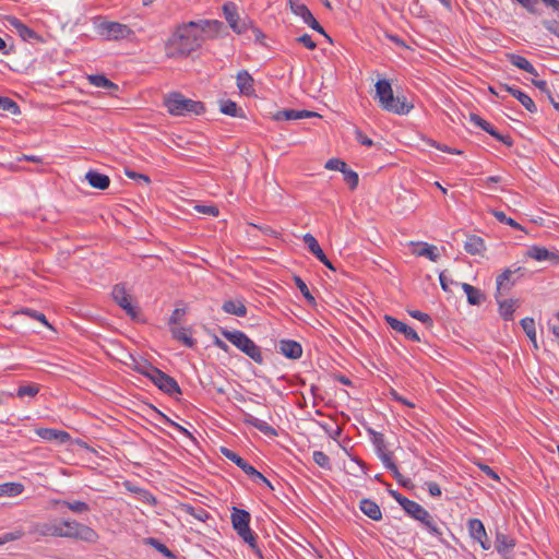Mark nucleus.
Listing matches in <instances>:
<instances>
[{
  "mask_svg": "<svg viewBox=\"0 0 559 559\" xmlns=\"http://www.w3.org/2000/svg\"><path fill=\"white\" fill-rule=\"evenodd\" d=\"M224 25L217 20H200L182 23L176 27L165 43L168 58H185L201 47L206 39L215 38Z\"/></svg>",
  "mask_w": 559,
  "mask_h": 559,
  "instance_id": "nucleus-1",
  "label": "nucleus"
},
{
  "mask_svg": "<svg viewBox=\"0 0 559 559\" xmlns=\"http://www.w3.org/2000/svg\"><path fill=\"white\" fill-rule=\"evenodd\" d=\"M376 97L382 109L395 115H406L413 109V105L404 96H394L388 80H379L376 83Z\"/></svg>",
  "mask_w": 559,
  "mask_h": 559,
  "instance_id": "nucleus-2",
  "label": "nucleus"
},
{
  "mask_svg": "<svg viewBox=\"0 0 559 559\" xmlns=\"http://www.w3.org/2000/svg\"><path fill=\"white\" fill-rule=\"evenodd\" d=\"M59 537L82 540L88 544H96L99 539V535L94 528L70 519L59 521Z\"/></svg>",
  "mask_w": 559,
  "mask_h": 559,
  "instance_id": "nucleus-3",
  "label": "nucleus"
},
{
  "mask_svg": "<svg viewBox=\"0 0 559 559\" xmlns=\"http://www.w3.org/2000/svg\"><path fill=\"white\" fill-rule=\"evenodd\" d=\"M164 105L173 116L200 115L204 111V106L201 102L189 99L180 93H171L165 96Z\"/></svg>",
  "mask_w": 559,
  "mask_h": 559,
  "instance_id": "nucleus-4",
  "label": "nucleus"
},
{
  "mask_svg": "<svg viewBox=\"0 0 559 559\" xmlns=\"http://www.w3.org/2000/svg\"><path fill=\"white\" fill-rule=\"evenodd\" d=\"M393 496L408 515L419 521L431 534L441 535L437 522L419 503L409 500L400 493H393Z\"/></svg>",
  "mask_w": 559,
  "mask_h": 559,
  "instance_id": "nucleus-5",
  "label": "nucleus"
},
{
  "mask_svg": "<svg viewBox=\"0 0 559 559\" xmlns=\"http://www.w3.org/2000/svg\"><path fill=\"white\" fill-rule=\"evenodd\" d=\"M222 335L235 345L239 350L250 357L254 362L263 364V355L261 348L249 338L243 332L235 331H223Z\"/></svg>",
  "mask_w": 559,
  "mask_h": 559,
  "instance_id": "nucleus-6",
  "label": "nucleus"
},
{
  "mask_svg": "<svg viewBox=\"0 0 559 559\" xmlns=\"http://www.w3.org/2000/svg\"><path fill=\"white\" fill-rule=\"evenodd\" d=\"M138 370L145 377L150 378L152 382L163 392L169 395L181 393L180 388L174 378L153 367L152 365L144 364L138 367Z\"/></svg>",
  "mask_w": 559,
  "mask_h": 559,
  "instance_id": "nucleus-7",
  "label": "nucleus"
},
{
  "mask_svg": "<svg viewBox=\"0 0 559 559\" xmlns=\"http://www.w3.org/2000/svg\"><path fill=\"white\" fill-rule=\"evenodd\" d=\"M97 32L106 40H133L135 37L134 31L127 24L112 21L99 23Z\"/></svg>",
  "mask_w": 559,
  "mask_h": 559,
  "instance_id": "nucleus-8",
  "label": "nucleus"
},
{
  "mask_svg": "<svg viewBox=\"0 0 559 559\" xmlns=\"http://www.w3.org/2000/svg\"><path fill=\"white\" fill-rule=\"evenodd\" d=\"M250 514L246 510L234 508L231 513V523L234 530L238 535L250 545L251 548H255V536L249 527Z\"/></svg>",
  "mask_w": 559,
  "mask_h": 559,
  "instance_id": "nucleus-9",
  "label": "nucleus"
},
{
  "mask_svg": "<svg viewBox=\"0 0 559 559\" xmlns=\"http://www.w3.org/2000/svg\"><path fill=\"white\" fill-rule=\"evenodd\" d=\"M223 13L230 28L237 34H243L249 27H252V21L248 17L241 19L237 12L236 4L233 2H227L223 5Z\"/></svg>",
  "mask_w": 559,
  "mask_h": 559,
  "instance_id": "nucleus-10",
  "label": "nucleus"
},
{
  "mask_svg": "<svg viewBox=\"0 0 559 559\" xmlns=\"http://www.w3.org/2000/svg\"><path fill=\"white\" fill-rule=\"evenodd\" d=\"M221 452L226 459L234 462L238 467H240L253 480L262 481V483L266 484L269 487H271L270 481L260 472H258L253 466H251L242 457H240L237 453L233 452L231 450H229L227 448H222Z\"/></svg>",
  "mask_w": 559,
  "mask_h": 559,
  "instance_id": "nucleus-11",
  "label": "nucleus"
},
{
  "mask_svg": "<svg viewBox=\"0 0 559 559\" xmlns=\"http://www.w3.org/2000/svg\"><path fill=\"white\" fill-rule=\"evenodd\" d=\"M289 4L295 15L301 17L302 21L312 29L326 36L323 27L319 24V22L314 19L310 10L304 3H300L296 0H289Z\"/></svg>",
  "mask_w": 559,
  "mask_h": 559,
  "instance_id": "nucleus-12",
  "label": "nucleus"
},
{
  "mask_svg": "<svg viewBox=\"0 0 559 559\" xmlns=\"http://www.w3.org/2000/svg\"><path fill=\"white\" fill-rule=\"evenodd\" d=\"M114 300L131 317L136 316V310L132 305L131 296L128 294L123 284H117L111 292Z\"/></svg>",
  "mask_w": 559,
  "mask_h": 559,
  "instance_id": "nucleus-13",
  "label": "nucleus"
},
{
  "mask_svg": "<svg viewBox=\"0 0 559 559\" xmlns=\"http://www.w3.org/2000/svg\"><path fill=\"white\" fill-rule=\"evenodd\" d=\"M29 533L37 537H59V521L33 523Z\"/></svg>",
  "mask_w": 559,
  "mask_h": 559,
  "instance_id": "nucleus-14",
  "label": "nucleus"
},
{
  "mask_svg": "<svg viewBox=\"0 0 559 559\" xmlns=\"http://www.w3.org/2000/svg\"><path fill=\"white\" fill-rule=\"evenodd\" d=\"M525 255L538 262L549 261L554 265L559 264V253L545 247L532 246L527 249Z\"/></svg>",
  "mask_w": 559,
  "mask_h": 559,
  "instance_id": "nucleus-15",
  "label": "nucleus"
},
{
  "mask_svg": "<svg viewBox=\"0 0 559 559\" xmlns=\"http://www.w3.org/2000/svg\"><path fill=\"white\" fill-rule=\"evenodd\" d=\"M467 526L472 538L477 540L484 550H488L490 548V542L483 522L478 519H471Z\"/></svg>",
  "mask_w": 559,
  "mask_h": 559,
  "instance_id": "nucleus-16",
  "label": "nucleus"
},
{
  "mask_svg": "<svg viewBox=\"0 0 559 559\" xmlns=\"http://www.w3.org/2000/svg\"><path fill=\"white\" fill-rule=\"evenodd\" d=\"M409 246L413 247L412 253L416 257H426L432 262H436L440 257L438 248L433 245L411 241Z\"/></svg>",
  "mask_w": 559,
  "mask_h": 559,
  "instance_id": "nucleus-17",
  "label": "nucleus"
},
{
  "mask_svg": "<svg viewBox=\"0 0 559 559\" xmlns=\"http://www.w3.org/2000/svg\"><path fill=\"white\" fill-rule=\"evenodd\" d=\"M386 323L393 329L395 330L396 332H400L402 334L405 335L406 338L408 340H412L414 342H419L420 338H419V335L417 334V332L415 330H413L411 326H408L407 324H405L404 322L391 317V316H385L384 317Z\"/></svg>",
  "mask_w": 559,
  "mask_h": 559,
  "instance_id": "nucleus-18",
  "label": "nucleus"
},
{
  "mask_svg": "<svg viewBox=\"0 0 559 559\" xmlns=\"http://www.w3.org/2000/svg\"><path fill=\"white\" fill-rule=\"evenodd\" d=\"M36 435L47 441H58L63 444L70 440V435L63 430H57L52 428H38L35 430Z\"/></svg>",
  "mask_w": 559,
  "mask_h": 559,
  "instance_id": "nucleus-19",
  "label": "nucleus"
},
{
  "mask_svg": "<svg viewBox=\"0 0 559 559\" xmlns=\"http://www.w3.org/2000/svg\"><path fill=\"white\" fill-rule=\"evenodd\" d=\"M515 271L510 269H506L500 275L497 276L496 280V298L509 292L514 285V281L512 280V275Z\"/></svg>",
  "mask_w": 559,
  "mask_h": 559,
  "instance_id": "nucleus-20",
  "label": "nucleus"
},
{
  "mask_svg": "<svg viewBox=\"0 0 559 559\" xmlns=\"http://www.w3.org/2000/svg\"><path fill=\"white\" fill-rule=\"evenodd\" d=\"M318 116L314 111L309 110H295V109H284L277 111L274 116V120H298L304 118H310Z\"/></svg>",
  "mask_w": 559,
  "mask_h": 559,
  "instance_id": "nucleus-21",
  "label": "nucleus"
},
{
  "mask_svg": "<svg viewBox=\"0 0 559 559\" xmlns=\"http://www.w3.org/2000/svg\"><path fill=\"white\" fill-rule=\"evenodd\" d=\"M498 305H499V313L500 316L507 320H513V314L515 310L519 307V300L518 299H500V296L497 298Z\"/></svg>",
  "mask_w": 559,
  "mask_h": 559,
  "instance_id": "nucleus-22",
  "label": "nucleus"
},
{
  "mask_svg": "<svg viewBox=\"0 0 559 559\" xmlns=\"http://www.w3.org/2000/svg\"><path fill=\"white\" fill-rule=\"evenodd\" d=\"M243 423L253 426L266 436H276V430L271 427L266 421L261 420L249 413L243 414Z\"/></svg>",
  "mask_w": 559,
  "mask_h": 559,
  "instance_id": "nucleus-23",
  "label": "nucleus"
},
{
  "mask_svg": "<svg viewBox=\"0 0 559 559\" xmlns=\"http://www.w3.org/2000/svg\"><path fill=\"white\" fill-rule=\"evenodd\" d=\"M281 353L290 359H297L302 355L301 345L295 341H281L280 343Z\"/></svg>",
  "mask_w": 559,
  "mask_h": 559,
  "instance_id": "nucleus-24",
  "label": "nucleus"
},
{
  "mask_svg": "<svg viewBox=\"0 0 559 559\" xmlns=\"http://www.w3.org/2000/svg\"><path fill=\"white\" fill-rule=\"evenodd\" d=\"M237 86L241 94L250 96L254 94L253 79L247 71L237 74Z\"/></svg>",
  "mask_w": 559,
  "mask_h": 559,
  "instance_id": "nucleus-25",
  "label": "nucleus"
},
{
  "mask_svg": "<svg viewBox=\"0 0 559 559\" xmlns=\"http://www.w3.org/2000/svg\"><path fill=\"white\" fill-rule=\"evenodd\" d=\"M85 178H86L87 182L93 188H96L99 190L107 189L110 183V179L108 176L97 173V171H93V170H90L88 173H86Z\"/></svg>",
  "mask_w": 559,
  "mask_h": 559,
  "instance_id": "nucleus-26",
  "label": "nucleus"
},
{
  "mask_svg": "<svg viewBox=\"0 0 559 559\" xmlns=\"http://www.w3.org/2000/svg\"><path fill=\"white\" fill-rule=\"evenodd\" d=\"M87 81L96 87L109 91L110 94H114L115 92L118 91V85L115 84L114 82H111L110 80H108L103 74L87 75Z\"/></svg>",
  "mask_w": 559,
  "mask_h": 559,
  "instance_id": "nucleus-27",
  "label": "nucleus"
},
{
  "mask_svg": "<svg viewBox=\"0 0 559 559\" xmlns=\"http://www.w3.org/2000/svg\"><path fill=\"white\" fill-rule=\"evenodd\" d=\"M464 249L467 253L476 255L481 254L486 250V246L483 238L473 235L467 237Z\"/></svg>",
  "mask_w": 559,
  "mask_h": 559,
  "instance_id": "nucleus-28",
  "label": "nucleus"
},
{
  "mask_svg": "<svg viewBox=\"0 0 559 559\" xmlns=\"http://www.w3.org/2000/svg\"><path fill=\"white\" fill-rule=\"evenodd\" d=\"M223 310L226 313L234 314L237 317H245L247 314V308L242 300L230 299L223 304Z\"/></svg>",
  "mask_w": 559,
  "mask_h": 559,
  "instance_id": "nucleus-29",
  "label": "nucleus"
},
{
  "mask_svg": "<svg viewBox=\"0 0 559 559\" xmlns=\"http://www.w3.org/2000/svg\"><path fill=\"white\" fill-rule=\"evenodd\" d=\"M360 510L362 511L364 514H366L368 518L374 521H379L382 518L380 507L372 500H361Z\"/></svg>",
  "mask_w": 559,
  "mask_h": 559,
  "instance_id": "nucleus-30",
  "label": "nucleus"
},
{
  "mask_svg": "<svg viewBox=\"0 0 559 559\" xmlns=\"http://www.w3.org/2000/svg\"><path fill=\"white\" fill-rule=\"evenodd\" d=\"M25 487L21 483H3L0 484V498L3 497H17L23 493Z\"/></svg>",
  "mask_w": 559,
  "mask_h": 559,
  "instance_id": "nucleus-31",
  "label": "nucleus"
},
{
  "mask_svg": "<svg viewBox=\"0 0 559 559\" xmlns=\"http://www.w3.org/2000/svg\"><path fill=\"white\" fill-rule=\"evenodd\" d=\"M462 288L467 296V301L471 305L477 306V305H480L485 300V295L478 288H476L467 283H463Z\"/></svg>",
  "mask_w": 559,
  "mask_h": 559,
  "instance_id": "nucleus-32",
  "label": "nucleus"
},
{
  "mask_svg": "<svg viewBox=\"0 0 559 559\" xmlns=\"http://www.w3.org/2000/svg\"><path fill=\"white\" fill-rule=\"evenodd\" d=\"M171 333H173L174 338L183 343L187 347L194 346L195 341L190 335V331L188 329L174 325V326H171Z\"/></svg>",
  "mask_w": 559,
  "mask_h": 559,
  "instance_id": "nucleus-33",
  "label": "nucleus"
},
{
  "mask_svg": "<svg viewBox=\"0 0 559 559\" xmlns=\"http://www.w3.org/2000/svg\"><path fill=\"white\" fill-rule=\"evenodd\" d=\"M507 91L515 97L528 111L535 112L536 106L533 99L520 90L508 86Z\"/></svg>",
  "mask_w": 559,
  "mask_h": 559,
  "instance_id": "nucleus-34",
  "label": "nucleus"
},
{
  "mask_svg": "<svg viewBox=\"0 0 559 559\" xmlns=\"http://www.w3.org/2000/svg\"><path fill=\"white\" fill-rule=\"evenodd\" d=\"M508 59L514 67L522 69L531 74L537 75L536 69L526 58L512 53L508 56Z\"/></svg>",
  "mask_w": 559,
  "mask_h": 559,
  "instance_id": "nucleus-35",
  "label": "nucleus"
},
{
  "mask_svg": "<svg viewBox=\"0 0 559 559\" xmlns=\"http://www.w3.org/2000/svg\"><path fill=\"white\" fill-rule=\"evenodd\" d=\"M56 503L62 504V506L67 507L69 510H71L72 512L79 513V514L86 513L90 511V506L86 502L80 501V500H74V501L57 500Z\"/></svg>",
  "mask_w": 559,
  "mask_h": 559,
  "instance_id": "nucleus-36",
  "label": "nucleus"
},
{
  "mask_svg": "<svg viewBox=\"0 0 559 559\" xmlns=\"http://www.w3.org/2000/svg\"><path fill=\"white\" fill-rule=\"evenodd\" d=\"M513 547H514V542L512 538L508 537L504 534L497 535L496 548H497L498 552L506 555L509 551H511Z\"/></svg>",
  "mask_w": 559,
  "mask_h": 559,
  "instance_id": "nucleus-37",
  "label": "nucleus"
},
{
  "mask_svg": "<svg viewBox=\"0 0 559 559\" xmlns=\"http://www.w3.org/2000/svg\"><path fill=\"white\" fill-rule=\"evenodd\" d=\"M521 325L526 333L527 337L533 343L534 347L537 348V342H536V328H535V321L532 318H524L521 320Z\"/></svg>",
  "mask_w": 559,
  "mask_h": 559,
  "instance_id": "nucleus-38",
  "label": "nucleus"
},
{
  "mask_svg": "<svg viewBox=\"0 0 559 559\" xmlns=\"http://www.w3.org/2000/svg\"><path fill=\"white\" fill-rule=\"evenodd\" d=\"M221 111L227 116L231 117H240L241 109L237 106L235 102L225 100L221 104Z\"/></svg>",
  "mask_w": 559,
  "mask_h": 559,
  "instance_id": "nucleus-39",
  "label": "nucleus"
},
{
  "mask_svg": "<svg viewBox=\"0 0 559 559\" xmlns=\"http://www.w3.org/2000/svg\"><path fill=\"white\" fill-rule=\"evenodd\" d=\"M344 176L345 182L349 186L352 190L356 189L358 186V174L352 169H348L347 166L345 167V170L342 171Z\"/></svg>",
  "mask_w": 559,
  "mask_h": 559,
  "instance_id": "nucleus-40",
  "label": "nucleus"
},
{
  "mask_svg": "<svg viewBox=\"0 0 559 559\" xmlns=\"http://www.w3.org/2000/svg\"><path fill=\"white\" fill-rule=\"evenodd\" d=\"M39 392V386L37 384H27L22 385L17 389L16 395L19 397L29 396L34 397Z\"/></svg>",
  "mask_w": 559,
  "mask_h": 559,
  "instance_id": "nucleus-41",
  "label": "nucleus"
},
{
  "mask_svg": "<svg viewBox=\"0 0 559 559\" xmlns=\"http://www.w3.org/2000/svg\"><path fill=\"white\" fill-rule=\"evenodd\" d=\"M0 109L9 111L13 115L20 114L17 104L8 97H0Z\"/></svg>",
  "mask_w": 559,
  "mask_h": 559,
  "instance_id": "nucleus-42",
  "label": "nucleus"
},
{
  "mask_svg": "<svg viewBox=\"0 0 559 559\" xmlns=\"http://www.w3.org/2000/svg\"><path fill=\"white\" fill-rule=\"evenodd\" d=\"M312 456H313V461L316 462V464H318L320 467L326 468V469L331 468L330 459L324 452L314 451Z\"/></svg>",
  "mask_w": 559,
  "mask_h": 559,
  "instance_id": "nucleus-43",
  "label": "nucleus"
},
{
  "mask_svg": "<svg viewBox=\"0 0 559 559\" xmlns=\"http://www.w3.org/2000/svg\"><path fill=\"white\" fill-rule=\"evenodd\" d=\"M491 213L500 223H504L515 229H522L520 224H518L513 218L508 217L503 212L491 211Z\"/></svg>",
  "mask_w": 559,
  "mask_h": 559,
  "instance_id": "nucleus-44",
  "label": "nucleus"
},
{
  "mask_svg": "<svg viewBox=\"0 0 559 559\" xmlns=\"http://www.w3.org/2000/svg\"><path fill=\"white\" fill-rule=\"evenodd\" d=\"M294 281H295L296 286L298 287V289L302 294V296L308 301L314 302V297L311 295V293H310L308 286L306 285V283L300 277H298V276H295Z\"/></svg>",
  "mask_w": 559,
  "mask_h": 559,
  "instance_id": "nucleus-45",
  "label": "nucleus"
},
{
  "mask_svg": "<svg viewBox=\"0 0 559 559\" xmlns=\"http://www.w3.org/2000/svg\"><path fill=\"white\" fill-rule=\"evenodd\" d=\"M346 166V163L338 158H331L324 165V167L329 170H337L341 173L345 170Z\"/></svg>",
  "mask_w": 559,
  "mask_h": 559,
  "instance_id": "nucleus-46",
  "label": "nucleus"
},
{
  "mask_svg": "<svg viewBox=\"0 0 559 559\" xmlns=\"http://www.w3.org/2000/svg\"><path fill=\"white\" fill-rule=\"evenodd\" d=\"M147 543L150 545H152L157 551H159L160 554H163L164 556L166 557H169V558H173L174 555L173 552L164 545L162 544L160 542H158L157 539L155 538H148L147 539Z\"/></svg>",
  "mask_w": 559,
  "mask_h": 559,
  "instance_id": "nucleus-47",
  "label": "nucleus"
},
{
  "mask_svg": "<svg viewBox=\"0 0 559 559\" xmlns=\"http://www.w3.org/2000/svg\"><path fill=\"white\" fill-rule=\"evenodd\" d=\"M20 28L16 31V33L20 35V37L23 40H29L37 37L36 33L31 29L28 26H26L24 23L23 25L19 26Z\"/></svg>",
  "mask_w": 559,
  "mask_h": 559,
  "instance_id": "nucleus-48",
  "label": "nucleus"
},
{
  "mask_svg": "<svg viewBox=\"0 0 559 559\" xmlns=\"http://www.w3.org/2000/svg\"><path fill=\"white\" fill-rule=\"evenodd\" d=\"M135 492L139 496V500H141L142 502L151 504V506L156 504V498L148 491L143 490V489H136Z\"/></svg>",
  "mask_w": 559,
  "mask_h": 559,
  "instance_id": "nucleus-49",
  "label": "nucleus"
},
{
  "mask_svg": "<svg viewBox=\"0 0 559 559\" xmlns=\"http://www.w3.org/2000/svg\"><path fill=\"white\" fill-rule=\"evenodd\" d=\"M195 211L201 214H206L211 216H217L218 215V209L213 205H195Z\"/></svg>",
  "mask_w": 559,
  "mask_h": 559,
  "instance_id": "nucleus-50",
  "label": "nucleus"
},
{
  "mask_svg": "<svg viewBox=\"0 0 559 559\" xmlns=\"http://www.w3.org/2000/svg\"><path fill=\"white\" fill-rule=\"evenodd\" d=\"M543 25L545 28L559 38V21L550 20L544 21Z\"/></svg>",
  "mask_w": 559,
  "mask_h": 559,
  "instance_id": "nucleus-51",
  "label": "nucleus"
},
{
  "mask_svg": "<svg viewBox=\"0 0 559 559\" xmlns=\"http://www.w3.org/2000/svg\"><path fill=\"white\" fill-rule=\"evenodd\" d=\"M298 43L302 44L306 48L313 50L317 48V44L312 40L311 36L308 34H304L296 39Z\"/></svg>",
  "mask_w": 559,
  "mask_h": 559,
  "instance_id": "nucleus-52",
  "label": "nucleus"
},
{
  "mask_svg": "<svg viewBox=\"0 0 559 559\" xmlns=\"http://www.w3.org/2000/svg\"><path fill=\"white\" fill-rule=\"evenodd\" d=\"M304 242L307 245L308 249L312 253L318 247H320L317 239L311 234L304 235Z\"/></svg>",
  "mask_w": 559,
  "mask_h": 559,
  "instance_id": "nucleus-53",
  "label": "nucleus"
},
{
  "mask_svg": "<svg viewBox=\"0 0 559 559\" xmlns=\"http://www.w3.org/2000/svg\"><path fill=\"white\" fill-rule=\"evenodd\" d=\"M124 174L128 178L130 179H139L141 181H143L145 185H148L151 182L150 178L144 175V174H138L133 170H130V169H126L124 170Z\"/></svg>",
  "mask_w": 559,
  "mask_h": 559,
  "instance_id": "nucleus-54",
  "label": "nucleus"
},
{
  "mask_svg": "<svg viewBox=\"0 0 559 559\" xmlns=\"http://www.w3.org/2000/svg\"><path fill=\"white\" fill-rule=\"evenodd\" d=\"M408 313L413 318H415L424 323H431V318L429 317V314H427L425 312H421L419 310H411V311H408Z\"/></svg>",
  "mask_w": 559,
  "mask_h": 559,
  "instance_id": "nucleus-55",
  "label": "nucleus"
},
{
  "mask_svg": "<svg viewBox=\"0 0 559 559\" xmlns=\"http://www.w3.org/2000/svg\"><path fill=\"white\" fill-rule=\"evenodd\" d=\"M428 492L432 496V497H440L441 496V488L440 486L435 483V481H428L425 484Z\"/></svg>",
  "mask_w": 559,
  "mask_h": 559,
  "instance_id": "nucleus-56",
  "label": "nucleus"
},
{
  "mask_svg": "<svg viewBox=\"0 0 559 559\" xmlns=\"http://www.w3.org/2000/svg\"><path fill=\"white\" fill-rule=\"evenodd\" d=\"M469 120L475 124L480 127L484 131L487 130V127H489V122L484 120L481 117H479L476 114H471Z\"/></svg>",
  "mask_w": 559,
  "mask_h": 559,
  "instance_id": "nucleus-57",
  "label": "nucleus"
},
{
  "mask_svg": "<svg viewBox=\"0 0 559 559\" xmlns=\"http://www.w3.org/2000/svg\"><path fill=\"white\" fill-rule=\"evenodd\" d=\"M23 535L24 533L22 531L8 533L0 539V545L7 542L20 539L21 537H23Z\"/></svg>",
  "mask_w": 559,
  "mask_h": 559,
  "instance_id": "nucleus-58",
  "label": "nucleus"
},
{
  "mask_svg": "<svg viewBox=\"0 0 559 559\" xmlns=\"http://www.w3.org/2000/svg\"><path fill=\"white\" fill-rule=\"evenodd\" d=\"M183 314H185V310H183V309H179V308L175 309V310L173 311V314H171L170 319H169V324H170L171 326L177 325V324H178V322H179V321L181 320V318L183 317Z\"/></svg>",
  "mask_w": 559,
  "mask_h": 559,
  "instance_id": "nucleus-59",
  "label": "nucleus"
},
{
  "mask_svg": "<svg viewBox=\"0 0 559 559\" xmlns=\"http://www.w3.org/2000/svg\"><path fill=\"white\" fill-rule=\"evenodd\" d=\"M439 281H440V285L442 287V289L444 292H450V285L451 284H454V282L452 280H450L444 272H441L440 275H439Z\"/></svg>",
  "mask_w": 559,
  "mask_h": 559,
  "instance_id": "nucleus-60",
  "label": "nucleus"
},
{
  "mask_svg": "<svg viewBox=\"0 0 559 559\" xmlns=\"http://www.w3.org/2000/svg\"><path fill=\"white\" fill-rule=\"evenodd\" d=\"M25 313H27L29 317L34 318L35 320L41 322L46 326L50 328L48 321L46 320L45 314L36 312V311H32V310H26Z\"/></svg>",
  "mask_w": 559,
  "mask_h": 559,
  "instance_id": "nucleus-61",
  "label": "nucleus"
},
{
  "mask_svg": "<svg viewBox=\"0 0 559 559\" xmlns=\"http://www.w3.org/2000/svg\"><path fill=\"white\" fill-rule=\"evenodd\" d=\"M486 132H488L489 134H491L492 136H495L496 139H498L499 141L508 144V145H511V141H509V138H504L502 136L501 134H499L493 128L492 126L489 123V127H487V130H485Z\"/></svg>",
  "mask_w": 559,
  "mask_h": 559,
  "instance_id": "nucleus-62",
  "label": "nucleus"
},
{
  "mask_svg": "<svg viewBox=\"0 0 559 559\" xmlns=\"http://www.w3.org/2000/svg\"><path fill=\"white\" fill-rule=\"evenodd\" d=\"M356 140L366 146L372 145V140L365 135L360 130H356Z\"/></svg>",
  "mask_w": 559,
  "mask_h": 559,
  "instance_id": "nucleus-63",
  "label": "nucleus"
},
{
  "mask_svg": "<svg viewBox=\"0 0 559 559\" xmlns=\"http://www.w3.org/2000/svg\"><path fill=\"white\" fill-rule=\"evenodd\" d=\"M7 26L13 28L15 32L20 28L19 26L23 25V23L15 16H7Z\"/></svg>",
  "mask_w": 559,
  "mask_h": 559,
  "instance_id": "nucleus-64",
  "label": "nucleus"
}]
</instances>
